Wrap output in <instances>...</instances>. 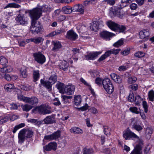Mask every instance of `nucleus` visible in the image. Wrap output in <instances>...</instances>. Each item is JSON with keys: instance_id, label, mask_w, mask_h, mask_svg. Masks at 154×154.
<instances>
[{"instance_id": "obj_1", "label": "nucleus", "mask_w": 154, "mask_h": 154, "mask_svg": "<svg viewBox=\"0 0 154 154\" xmlns=\"http://www.w3.org/2000/svg\"><path fill=\"white\" fill-rule=\"evenodd\" d=\"M29 12L32 20L30 30L32 33L38 34L43 31V29L40 23L37 21L42 16V10L39 8H34L30 10Z\"/></svg>"}, {"instance_id": "obj_2", "label": "nucleus", "mask_w": 154, "mask_h": 154, "mask_svg": "<svg viewBox=\"0 0 154 154\" xmlns=\"http://www.w3.org/2000/svg\"><path fill=\"white\" fill-rule=\"evenodd\" d=\"M51 107L48 105L45 104L41 105L40 106H36L32 111H37L39 113L45 115L51 113L52 111L50 110Z\"/></svg>"}, {"instance_id": "obj_3", "label": "nucleus", "mask_w": 154, "mask_h": 154, "mask_svg": "<svg viewBox=\"0 0 154 154\" xmlns=\"http://www.w3.org/2000/svg\"><path fill=\"white\" fill-rule=\"evenodd\" d=\"M103 88L109 94H112L114 91V87L110 79L106 78L102 81Z\"/></svg>"}, {"instance_id": "obj_4", "label": "nucleus", "mask_w": 154, "mask_h": 154, "mask_svg": "<svg viewBox=\"0 0 154 154\" xmlns=\"http://www.w3.org/2000/svg\"><path fill=\"white\" fill-rule=\"evenodd\" d=\"M123 135L126 140H129L131 138H139L136 134L130 130L129 128H127L126 130L123 131Z\"/></svg>"}, {"instance_id": "obj_5", "label": "nucleus", "mask_w": 154, "mask_h": 154, "mask_svg": "<svg viewBox=\"0 0 154 154\" xmlns=\"http://www.w3.org/2000/svg\"><path fill=\"white\" fill-rule=\"evenodd\" d=\"M33 56L35 60L39 64H42L45 62V57L40 52L34 53Z\"/></svg>"}, {"instance_id": "obj_6", "label": "nucleus", "mask_w": 154, "mask_h": 154, "mask_svg": "<svg viewBox=\"0 0 154 154\" xmlns=\"http://www.w3.org/2000/svg\"><path fill=\"white\" fill-rule=\"evenodd\" d=\"M66 37L70 40L73 41L76 40L78 36L73 30H70L67 32Z\"/></svg>"}, {"instance_id": "obj_7", "label": "nucleus", "mask_w": 154, "mask_h": 154, "mask_svg": "<svg viewBox=\"0 0 154 154\" xmlns=\"http://www.w3.org/2000/svg\"><path fill=\"white\" fill-rule=\"evenodd\" d=\"M60 131L58 130L51 134L45 136L44 139L49 141L56 140L60 137Z\"/></svg>"}, {"instance_id": "obj_8", "label": "nucleus", "mask_w": 154, "mask_h": 154, "mask_svg": "<svg viewBox=\"0 0 154 154\" xmlns=\"http://www.w3.org/2000/svg\"><path fill=\"white\" fill-rule=\"evenodd\" d=\"M75 89V86L72 85H66L64 88V94L70 95L73 94Z\"/></svg>"}, {"instance_id": "obj_9", "label": "nucleus", "mask_w": 154, "mask_h": 154, "mask_svg": "<svg viewBox=\"0 0 154 154\" xmlns=\"http://www.w3.org/2000/svg\"><path fill=\"white\" fill-rule=\"evenodd\" d=\"M55 115H52L47 116L43 120L45 124H50L56 122V119Z\"/></svg>"}, {"instance_id": "obj_10", "label": "nucleus", "mask_w": 154, "mask_h": 154, "mask_svg": "<svg viewBox=\"0 0 154 154\" xmlns=\"http://www.w3.org/2000/svg\"><path fill=\"white\" fill-rule=\"evenodd\" d=\"M16 21L20 24L24 25L28 23L27 19L23 15L19 14L16 18Z\"/></svg>"}, {"instance_id": "obj_11", "label": "nucleus", "mask_w": 154, "mask_h": 154, "mask_svg": "<svg viewBox=\"0 0 154 154\" xmlns=\"http://www.w3.org/2000/svg\"><path fill=\"white\" fill-rule=\"evenodd\" d=\"M18 143L21 144L24 142L26 138L24 129L21 130L18 134Z\"/></svg>"}, {"instance_id": "obj_12", "label": "nucleus", "mask_w": 154, "mask_h": 154, "mask_svg": "<svg viewBox=\"0 0 154 154\" xmlns=\"http://www.w3.org/2000/svg\"><path fill=\"white\" fill-rule=\"evenodd\" d=\"M57 147V145L56 143L51 142L45 146L43 148L44 150L46 151H51L52 149L55 150L56 149Z\"/></svg>"}, {"instance_id": "obj_13", "label": "nucleus", "mask_w": 154, "mask_h": 154, "mask_svg": "<svg viewBox=\"0 0 154 154\" xmlns=\"http://www.w3.org/2000/svg\"><path fill=\"white\" fill-rule=\"evenodd\" d=\"M73 11L79 12L80 14H83L84 13V8L81 4H77L75 5L72 7Z\"/></svg>"}, {"instance_id": "obj_14", "label": "nucleus", "mask_w": 154, "mask_h": 154, "mask_svg": "<svg viewBox=\"0 0 154 154\" xmlns=\"http://www.w3.org/2000/svg\"><path fill=\"white\" fill-rule=\"evenodd\" d=\"M52 43L54 45L52 50L54 52H57L59 51L62 47L61 43L59 41H52Z\"/></svg>"}, {"instance_id": "obj_15", "label": "nucleus", "mask_w": 154, "mask_h": 154, "mask_svg": "<svg viewBox=\"0 0 154 154\" xmlns=\"http://www.w3.org/2000/svg\"><path fill=\"white\" fill-rule=\"evenodd\" d=\"M140 37L141 39H146L150 35V32L148 29H144L139 32Z\"/></svg>"}, {"instance_id": "obj_16", "label": "nucleus", "mask_w": 154, "mask_h": 154, "mask_svg": "<svg viewBox=\"0 0 154 154\" xmlns=\"http://www.w3.org/2000/svg\"><path fill=\"white\" fill-rule=\"evenodd\" d=\"M32 69L33 68L32 67L22 68L20 70V75L23 78H26L28 76L27 70L29 69L32 71Z\"/></svg>"}, {"instance_id": "obj_17", "label": "nucleus", "mask_w": 154, "mask_h": 154, "mask_svg": "<svg viewBox=\"0 0 154 154\" xmlns=\"http://www.w3.org/2000/svg\"><path fill=\"white\" fill-rule=\"evenodd\" d=\"M106 24L108 27L111 30L116 31L118 24L112 20H109L106 22Z\"/></svg>"}, {"instance_id": "obj_18", "label": "nucleus", "mask_w": 154, "mask_h": 154, "mask_svg": "<svg viewBox=\"0 0 154 154\" xmlns=\"http://www.w3.org/2000/svg\"><path fill=\"white\" fill-rule=\"evenodd\" d=\"M26 103L31 105H36L38 103V99L36 97H32L31 98L27 97Z\"/></svg>"}, {"instance_id": "obj_19", "label": "nucleus", "mask_w": 154, "mask_h": 154, "mask_svg": "<svg viewBox=\"0 0 154 154\" xmlns=\"http://www.w3.org/2000/svg\"><path fill=\"white\" fill-rule=\"evenodd\" d=\"M101 54L100 52H96L94 53H89L88 55L85 56V58L87 60H91L94 59L98 55Z\"/></svg>"}, {"instance_id": "obj_20", "label": "nucleus", "mask_w": 154, "mask_h": 154, "mask_svg": "<svg viewBox=\"0 0 154 154\" xmlns=\"http://www.w3.org/2000/svg\"><path fill=\"white\" fill-rule=\"evenodd\" d=\"M110 75L111 79L116 83H120L122 82V79L119 75L113 73Z\"/></svg>"}, {"instance_id": "obj_21", "label": "nucleus", "mask_w": 154, "mask_h": 154, "mask_svg": "<svg viewBox=\"0 0 154 154\" xmlns=\"http://www.w3.org/2000/svg\"><path fill=\"white\" fill-rule=\"evenodd\" d=\"M132 122L131 124L132 125V128L134 129L137 131H139L143 129L142 127L138 124L137 122H134L133 123V122L134 120V119H131Z\"/></svg>"}, {"instance_id": "obj_22", "label": "nucleus", "mask_w": 154, "mask_h": 154, "mask_svg": "<svg viewBox=\"0 0 154 154\" xmlns=\"http://www.w3.org/2000/svg\"><path fill=\"white\" fill-rule=\"evenodd\" d=\"M142 146L138 144L136 146L131 154H142Z\"/></svg>"}, {"instance_id": "obj_23", "label": "nucleus", "mask_w": 154, "mask_h": 154, "mask_svg": "<svg viewBox=\"0 0 154 154\" xmlns=\"http://www.w3.org/2000/svg\"><path fill=\"white\" fill-rule=\"evenodd\" d=\"M41 83L42 85H43L48 89L50 90H51L52 85L53 84L49 80L48 81H45L42 79L41 80Z\"/></svg>"}, {"instance_id": "obj_24", "label": "nucleus", "mask_w": 154, "mask_h": 154, "mask_svg": "<svg viewBox=\"0 0 154 154\" xmlns=\"http://www.w3.org/2000/svg\"><path fill=\"white\" fill-rule=\"evenodd\" d=\"M119 7H112L109 10V16L112 17L116 16Z\"/></svg>"}, {"instance_id": "obj_25", "label": "nucleus", "mask_w": 154, "mask_h": 154, "mask_svg": "<svg viewBox=\"0 0 154 154\" xmlns=\"http://www.w3.org/2000/svg\"><path fill=\"white\" fill-rule=\"evenodd\" d=\"M70 132L72 133L76 134H82L83 133L82 130L77 127H73L70 129Z\"/></svg>"}, {"instance_id": "obj_26", "label": "nucleus", "mask_w": 154, "mask_h": 154, "mask_svg": "<svg viewBox=\"0 0 154 154\" xmlns=\"http://www.w3.org/2000/svg\"><path fill=\"white\" fill-rule=\"evenodd\" d=\"M113 34L106 31H104L100 33L101 37L104 38H107L112 36Z\"/></svg>"}, {"instance_id": "obj_27", "label": "nucleus", "mask_w": 154, "mask_h": 154, "mask_svg": "<svg viewBox=\"0 0 154 154\" xmlns=\"http://www.w3.org/2000/svg\"><path fill=\"white\" fill-rule=\"evenodd\" d=\"M32 70L33 71L32 75L33 81L36 82L39 79L40 77L39 71L38 70H34L33 69Z\"/></svg>"}, {"instance_id": "obj_28", "label": "nucleus", "mask_w": 154, "mask_h": 154, "mask_svg": "<svg viewBox=\"0 0 154 154\" xmlns=\"http://www.w3.org/2000/svg\"><path fill=\"white\" fill-rule=\"evenodd\" d=\"M59 66L60 69L66 71L69 66V64L66 61L64 60L60 63Z\"/></svg>"}, {"instance_id": "obj_29", "label": "nucleus", "mask_w": 154, "mask_h": 154, "mask_svg": "<svg viewBox=\"0 0 154 154\" xmlns=\"http://www.w3.org/2000/svg\"><path fill=\"white\" fill-rule=\"evenodd\" d=\"M64 85L61 82H58L56 85V87L59 90L60 92L62 94H64Z\"/></svg>"}, {"instance_id": "obj_30", "label": "nucleus", "mask_w": 154, "mask_h": 154, "mask_svg": "<svg viewBox=\"0 0 154 154\" xmlns=\"http://www.w3.org/2000/svg\"><path fill=\"white\" fill-rule=\"evenodd\" d=\"M26 138L31 137L33 135L34 133L32 130L24 129Z\"/></svg>"}, {"instance_id": "obj_31", "label": "nucleus", "mask_w": 154, "mask_h": 154, "mask_svg": "<svg viewBox=\"0 0 154 154\" xmlns=\"http://www.w3.org/2000/svg\"><path fill=\"white\" fill-rule=\"evenodd\" d=\"M62 10L65 14H70L73 11L72 8H71L69 6L63 7L62 8Z\"/></svg>"}, {"instance_id": "obj_32", "label": "nucleus", "mask_w": 154, "mask_h": 154, "mask_svg": "<svg viewBox=\"0 0 154 154\" xmlns=\"http://www.w3.org/2000/svg\"><path fill=\"white\" fill-rule=\"evenodd\" d=\"M74 104L76 106H79L81 103V96L78 95L74 97Z\"/></svg>"}, {"instance_id": "obj_33", "label": "nucleus", "mask_w": 154, "mask_h": 154, "mask_svg": "<svg viewBox=\"0 0 154 154\" xmlns=\"http://www.w3.org/2000/svg\"><path fill=\"white\" fill-rule=\"evenodd\" d=\"M21 107L23 111L28 112L33 108V106L28 104H26L22 105Z\"/></svg>"}, {"instance_id": "obj_34", "label": "nucleus", "mask_w": 154, "mask_h": 154, "mask_svg": "<svg viewBox=\"0 0 154 154\" xmlns=\"http://www.w3.org/2000/svg\"><path fill=\"white\" fill-rule=\"evenodd\" d=\"M57 77L56 75H51L48 79V80L53 85L55 84L57 81Z\"/></svg>"}, {"instance_id": "obj_35", "label": "nucleus", "mask_w": 154, "mask_h": 154, "mask_svg": "<svg viewBox=\"0 0 154 154\" xmlns=\"http://www.w3.org/2000/svg\"><path fill=\"white\" fill-rule=\"evenodd\" d=\"M103 131L105 134L107 136L110 135L111 129L110 128L107 126H103Z\"/></svg>"}, {"instance_id": "obj_36", "label": "nucleus", "mask_w": 154, "mask_h": 154, "mask_svg": "<svg viewBox=\"0 0 154 154\" xmlns=\"http://www.w3.org/2000/svg\"><path fill=\"white\" fill-rule=\"evenodd\" d=\"M93 150L92 148H84L83 150V154H93Z\"/></svg>"}, {"instance_id": "obj_37", "label": "nucleus", "mask_w": 154, "mask_h": 154, "mask_svg": "<svg viewBox=\"0 0 154 154\" xmlns=\"http://www.w3.org/2000/svg\"><path fill=\"white\" fill-rule=\"evenodd\" d=\"M20 6L19 5L15 3H10L7 5L5 8V9L8 8H18L20 7Z\"/></svg>"}, {"instance_id": "obj_38", "label": "nucleus", "mask_w": 154, "mask_h": 154, "mask_svg": "<svg viewBox=\"0 0 154 154\" xmlns=\"http://www.w3.org/2000/svg\"><path fill=\"white\" fill-rule=\"evenodd\" d=\"M126 29V27L125 26L120 25L118 24L116 32L123 33L125 31Z\"/></svg>"}, {"instance_id": "obj_39", "label": "nucleus", "mask_w": 154, "mask_h": 154, "mask_svg": "<svg viewBox=\"0 0 154 154\" xmlns=\"http://www.w3.org/2000/svg\"><path fill=\"white\" fill-rule=\"evenodd\" d=\"M44 38L41 37L33 38V42L35 44H39L44 41Z\"/></svg>"}, {"instance_id": "obj_40", "label": "nucleus", "mask_w": 154, "mask_h": 154, "mask_svg": "<svg viewBox=\"0 0 154 154\" xmlns=\"http://www.w3.org/2000/svg\"><path fill=\"white\" fill-rule=\"evenodd\" d=\"M8 63L7 59L4 56H1L0 57V63L2 65H6Z\"/></svg>"}, {"instance_id": "obj_41", "label": "nucleus", "mask_w": 154, "mask_h": 154, "mask_svg": "<svg viewBox=\"0 0 154 154\" xmlns=\"http://www.w3.org/2000/svg\"><path fill=\"white\" fill-rule=\"evenodd\" d=\"M10 119V117L8 116H6L2 117L0 120V125H2L8 121Z\"/></svg>"}, {"instance_id": "obj_42", "label": "nucleus", "mask_w": 154, "mask_h": 154, "mask_svg": "<svg viewBox=\"0 0 154 154\" xmlns=\"http://www.w3.org/2000/svg\"><path fill=\"white\" fill-rule=\"evenodd\" d=\"M123 40L122 39H121L116 42L115 43L113 44V46L115 47H119L123 45Z\"/></svg>"}, {"instance_id": "obj_43", "label": "nucleus", "mask_w": 154, "mask_h": 154, "mask_svg": "<svg viewBox=\"0 0 154 154\" xmlns=\"http://www.w3.org/2000/svg\"><path fill=\"white\" fill-rule=\"evenodd\" d=\"M4 88L6 91H9V90L14 88V86L13 84H6L4 86Z\"/></svg>"}, {"instance_id": "obj_44", "label": "nucleus", "mask_w": 154, "mask_h": 154, "mask_svg": "<svg viewBox=\"0 0 154 154\" xmlns=\"http://www.w3.org/2000/svg\"><path fill=\"white\" fill-rule=\"evenodd\" d=\"M17 99L20 101H22L26 103L27 97H25L23 95L18 94L17 96Z\"/></svg>"}, {"instance_id": "obj_45", "label": "nucleus", "mask_w": 154, "mask_h": 154, "mask_svg": "<svg viewBox=\"0 0 154 154\" xmlns=\"http://www.w3.org/2000/svg\"><path fill=\"white\" fill-rule=\"evenodd\" d=\"M133 1L134 0H121V6H122L123 7H126L128 5L127 4L130 3Z\"/></svg>"}, {"instance_id": "obj_46", "label": "nucleus", "mask_w": 154, "mask_h": 154, "mask_svg": "<svg viewBox=\"0 0 154 154\" xmlns=\"http://www.w3.org/2000/svg\"><path fill=\"white\" fill-rule=\"evenodd\" d=\"M121 8H122L119 7L116 16L120 18H122L124 16V12L123 11L121 10Z\"/></svg>"}, {"instance_id": "obj_47", "label": "nucleus", "mask_w": 154, "mask_h": 154, "mask_svg": "<svg viewBox=\"0 0 154 154\" xmlns=\"http://www.w3.org/2000/svg\"><path fill=\"white\" fill-rule=\"evenodd\" d=\"M145 54L141 51H139L138 52L135 53L134 54V56L135 57L140 58L143 57L145 56Z\"/></svg>"}, {"instance_id": "obj_48", "label": "nucleus", "mask_w": 154, "mask_h": 154, "mask_svg": "<svg viewBox=\"0 0 154 154\" xmlns=\"http://www.w3.org/2000/svg\"><path fill=\"white\" fill-rule=\"evenodd\" d=\"M25 124L22 123L19 124V125H16L12 131L14 133H15L17 130H18V129H19V128H21L22 127H24L25 126Z\"/></svg>"}, {"instance_id": "obj_49", "label": "nucleus", "mask_w": 154, "mask_h": 154, "mask_svg": "<svg viewBox=\"0 0 154 154\" xmlns=\"http://www.w3.org/2000/svg\"><path fill=\"white\" fill-rule=\"evenodd\" d=\"M148 98L149 100L153 101L154 98V91L153 90H151L148 94Z\"/></svg>"}, {"instance_id": "obj_50", "label": "nucleus", "mask_w": 154, "mask_h": 154, "mask_svg": "<svg viewBox=\"0 0 154 154\" xmlns=\"http://www.w3.org/2000/svg\"><path fill=\"white\" fill-rule=\"evenodd\" d=\"M134 102L136 105H139L141 101V99L140 96L137 95L134 99Z\"/></svg>"}, {"instance_id": "obj_51", "label": "nucleus", "mask_w": 154, "mask_h": 154, "mask_svg": "<svg viewBox=\"0 0 154 154\" xmlns=\"http://www.w3.org/2000/svg\"><path fill=\"white\" fill-rule=\"evenodd\" d=\"M21 89L24 91H29L32 88L31 86L29 85H22L20 86Z\"/></svg>"}, {"instance_id": "obj_52", "label": "nucleus", "mask_w": 154, "mask_h": 154, "mask_svg": "<svg viewBox=\"0 0 154 154\" xmlns=\"http://www.w3.org/2000/svg\"><path fill=\"white\" fill-rule=\"evenodd\" d=\"M98 24V23L97 22L95 21L91 26V29L93 30H96V29H98L99 26Z\"/></svg>"}, {"instance_id": "obj_53", "label": "nucleus", "mask_w": 154, "mask_h": 154, "mask_svg": "<svg viewBox=\"0 0 154 154\" xmlns=\"http://www.w3.org/2000/svg\"><path fill=\"white\" fill-rule=\"evenodd\" d=\"M129 110L130 111L133 113H135L136 114H138L139 113L138 111V108L136 107H130L129 108Z\"/></svg>"}, {"instance_id": "obj_54", "label": "nucleus", "mask_w": 154, "mask_h": 154, "mask_svg": "<svg viewBox=\"0 0 154 154\" xmlns=\"http://www.w3.org/2000/svg\"><path fill=\"white\" fill-rule=\"evenodd\" d=\"M63 100L64 103H66L68 102L69 99H71L72 97V96H67L66 95H63L61 96Z\"/></svg>"}, {"instance_id": "obj_55", "label": "nucleus", "mask_w": 154, "mask_h": 154, "mask_svg": "<svg viewBox=\"0 0 154 154\" xmlns=\"http://www.w3.org/2000/svg\"><path fill=\"white\" fill-rule=\"evenodd\" d=\"M137 79V78L135 77H130L128 79V82L130 84L133 83L136 81Z\"/></svg>"}, {"instance_id": "obj_56", "label": "nucleus", "mask_w": 154, "mask_h": 154, "mask_svg": "<svg viewBox=\"0 0 154 154\" xmlns=\"http://www.w3.org/2000/svg\"><path fill=\"white\" fill-rule=\"evenodd\" d=\"M134 100V94L133 93H130L128 96V101L132 102Z\"/></svg>"}, {"instance_id": "obj_57", "label": "nucleus", "mask_w": 154, "mask_h": 154, "mask_svg": "<svg viewBox=\"0 0 154 154\" xmlns=\"http://www.w3.org/2000/svg\"><path fill=\"white\" fill-rule=\"evenodd\" d=\"M130 48H128L122 51L121 52V54L124 55V56H126L130 53Z\"/></svg>"}, {"instance_id": "obj_58", "label": "nucleus", "mask_w": 154, "mask_h": 154, "mask_svg": "<svg viewBox=\"0 0 154 154\" xmlns=\"http://www.w3.org/2000/svg\"><path fill=\"white\" fill-rule=\"evenodd\" d=\"M152 133V129L149 128H146L145 131V134L146 136L148 135L150 137Z\"/></svg>"}, {"instance_id": "obj_59", "label": "nucleus", "mask_w": 154, "mask_h": 154, "mask_svg": "<svg viewBox=\"0 0 154 154\" xmlns=\"http://www.w3.org/2000/svg\"><path fill=\"white\" fill-rule=\"evenodd\" d=\"M56 35H59L65 32V29L63 28H60L59 29H57L55 31Z\"/></svg>"}, {"instance_id": "obj_60", "label": "nucleus", "mask_w": 154, "mask_h": 154, "mask_svg": "<svg viewBox=\"0 0 154 154\" xmlns=\"http://www.w3.org/2000/svg\"><path fill=\"white\" fill-rule=\"evenodd\" d=\"M143 106L144 108V111L146 113L147 112L148 110V106L146 102L145 101H143Z\"/></svg>"}, {"instance_id": "obj_61", "label": "nucleus", "mask_w": 154, "mask_h": 154, "mask_svg": "<svg viewBox=\"0 0 154 154\" xmlns=\"http://www.w3.org/2000/svg\"><path fill=\"white\" fill-rule=\"evenodd\" d=\"M121 51L120 49H113L110 50L111 54H113L115 55H116L118 54L119 52Z\"/></svg>"}, {"instance_id": "obj_62", "label": "nucleus", "mask_w": 154, "mask_h": 154, "mask_svg": "<svg viewBox=\"0 0 154 154\" xmlns=\"http://www.w3.org/2000/svg\"><path fill=\"white\" fill-rule=\"evenodd\" d=\"M44 11L46 12H49L51 11V8L47 5H45L42 8Z\"/></svg>"}, {"instance_id": "obj_63", "label": "nucleus", "mask_w": 154, "mask_h": 154, "mask_svg": "<svg viewBox=\"0 0 154 154\" xmlns=\"http://www.w3.org/2000/svg\"><path fill=\"white\" fill-rule=\"evenodd\" d=\"M130 7L132 10H136L137 8V5L136 3H132L130 5Z\"/></svg>"}, {"instance_id": "obj_64", "label": "nucleus", "mask_w": 154, "mask_h": 154, "mask_svg": "<svg viewBox=\"0 0 154 154\" xmlns=\"http://www.w3.org/2000/svg\"><path fill=\"white\" fill-rule=\"evenodd\" d=\"M53 104L56 106H59L60 104V102L58 98H56L54 100Z\"/></svg>"}]
</instances>
